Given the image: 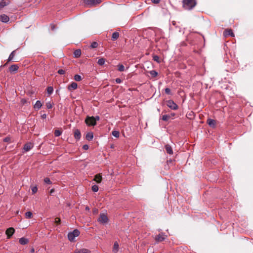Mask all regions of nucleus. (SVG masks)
<instances>
[{
  "instance_id": "50",
  "label": "nucleus",
  "mask_w": 253,
  "mask_h": 253,
  "mask_svg": "<svg viewBox=\"0 0 253 253\" xmlns=\"http://www.w3.org/2000/svg\"><path fill=\"white\" fill-rule=\"evenodd\" d=\"M41 117L42 119H45L46 117V115L45 114H43L41 115Z\"/></svg>"
},
{
  "instance_id": "12",
  "label": "nucleus",
  "mask_w": 253,
  "mask_h": 253,
  "mask_svg": "<svg viewBox=\"0 0 253 253\" xmlns=\"http://www.w3.org/2000/svg\"><path fill=\"white\" fill-rule=\"evenodd\" d=\"M9 3L8 0H1L0 1V11L5 6L8 5Z\"/></svg>"
},
{
  "instance_id": "44",
  "label": "nucleus",
  "mask_w": 253,
  "mask_h": 253,
  "mask_svg": "<svg viewBox=\"0 0 253 253\" xmlns=\"http://www.w3.org/2000/svg\"><path fill=\"white\" fill-rule=\"evenodd\" d=\"M165 90L166 93H167L168 94H170V93H171V90H170V89L169 88H165Z\"/></svg>"
},
{
  "instance_id": "3",
  "label": "nucleus",
  "mask_w": 253,
  "mask_h": 253,
  "mask_svg": "<svg viewBox=\"0 0 253 253\" xmlns=\"http://www.w3.org/2000/svg\"><path fill=\"white\" fill-rule=\"evenodd\" d=\"M85 122L88 126H94L96 124V122H95V120H94L93 116H87L85 120Z\"/></svg>"
},
{
  "instance_id": "33",
  "label": "nucleus",
  "mask_w": 253,
  "mask_h": 253,
  "mask_svg": "<svg viewBox=\"0 0 253 253\" xmlns=\"http://www.w3.org/2000/svg\"><path fill=\"white\" fill-rule=\"evenodd\" d=\"M118 70L120 72H123L125 71V67L123 64H119L118 65Z\"/></svg>"
},
{
  "instance_id": "49",
  "label": "nucleus",
  "mask_w": 253,
  "mask_h": 253,
  "mask_svg": "<svg viewBox=\"0 0 253 253\" xmlns=\"http://www.w3.org/2000/svg\"><path fill=\"white\" fill-rule=\"evenodd\" d=\"M94 119L95 120V122H96L97 121L99 120L100 117L98 116H96L95 117H94Z\"/></svg>"
},
{
  "instance_id": "32",
  "label": "nucleus",
  "mask_w": 253,
  "mask_h": 253,
  "mask_svg": "<svg viewBox=\"0 0 253 253\" xmlns=\"http://www.w3.org/2000/svg\"><path fill=\"white\" fill-rule=\"evenodd\" d=\"M82 79V77L79 75H75L74 76V80L77 82L81 81Z\"/></svg>"
},
{
  "instance_id": "22",
  "label": "nucleus",
  "mask_w": 253,
  "mask_h": 253,
  "mask_svg": "<svg viewBox=\"0 0 253 253\" xmlns=\"http://www.w3.org/2000/svg\"><path fill=\"white\" fill-rule=\"evenodd\" d=\"M42 106V102L39 100H37L36 101L35 104L34 105V107L35 109L39 110L41 108Z\"/></svg>"
},
{
  "instance_id": "1",
  "label": "nucleus",
  "mask_w": 253,
  "mask_h": 253,
  "mask_svg": "<svg viewBox=\"0 0 253 253\" xmlns=\"http://www.w3.org/2000/svg\"><path fill=\"white\" fill-rule=\"evenodd\" d=\"M183 7L187 10L192 9L196 5V0H183Z\"/></svg>"
},
{
  "instance_id": "39",
  "label": "nucleus",
  "mask_w": 253,
  "mask_h": 253,
  "mask_svg": "<svg viewBox=\"0 0 253 253\" xmlns=\"http://www.w3.org/2000/svg\"><path fill=\"white\" fill-rule=\"evenodd\" d=\"M153 60L158 63H160L159 57L158 55H154L153 57Z\"/></svg>"
},
{
  "instance_id": "16",
  "label": "nucleus",
  "mask_w": 253,
  "mask_h": 253,
  "mask_svg": "<svg viewBox=\"0 0 253 253\" xmlns=\"http://www.w3.org/2000/svg\"><path fill=\"white\" fill-rule=\"evenodd\" d=\"M165 149H166V152L168 154H169V155H172L173 154L172 149L169 145V144L166 145Z\"/></svg>"
},
{
  "instance_id": "48",
  "label": "nucleus",
  "mask_w": 253,
  "mask_h": 253,
  "mask_svg": "<svg viewBox=\"0 0 253 253\" xmlns=\"http://www.w3.org/2000/svg\"><path fill=\"white\" fill-rule=\"evenodd\" d=\"M55 222L56 223L59 224L60 222V219L59 218H56L55 219Z\"/></svg>"
},
{
  "instance_id": "29",
  "label": "nucleus",
  "mask_w": 253,
  "mask_h": 253,
  "mask_svg": "<svg viewBox=\"0 0 253 253\" xmlns=\"http://www.w3.org/2000/svg\"><path fill=\"white\" fill-rule=\"evenodd\" d=\"M170 118L169 115H164L162 116V120L164 121H167Z\"/></svg>"
},
{
  "instance_id": "54",
  "label": "nucleus",
  "mask_w": 253,
  "mask_h": 253,
  "mask_svg": "<svg viewBox=\"0 0 253 253\" xmlns=\"http://www.w3.org/2000/svg\"><path fill=\"white\" fill-rule=\"evenodd\" d=\"M86 210H88L89 209H88V207H86Z\"/></svg>"
},
{
  "instance_id": "30",
  "label": "nucleus",
  "mask_w": 253,
  "mask_h": 253,
  "mask_svg": "<svg viewBox=\"0 0 253 253\" xmlns=\"http://www.w3.org/2000/svg\"><path fill=\"white\" fill-rule=\"evenodd\" d=\"M33 214L31 211H27L25 213V217L26 218L30 219L32 217Z\"/></svg>"
},
{
  "instance_id": "37",
  "label": "nucleus",
  "mask_w": 253,
  "mask_h": 253,
  "mask_svg": "<svg viewBox=\"0 0 253 253\" xmlns=\"http://www.w3.org/2000/svg\"><path fill=\"white\" fill-rule=\"evenodd\" d=\"M91 189L93 192H96L98 191V187L96 185H94L92 186Z\"/></svg>"
},
{
  "instance_id": "23",
  "label": "nucleus",
  "mask_w": 253,
  "mask_h": 253,
  "mask_svg": "<svg viewBox=\"0 0 253 253\" xmlns=\"http://www.w3.org/2000/svg\"><path fill=\"white\" fill-rule=\"evenodd\" d=\"M75 253H90V251L86 249H82L80 250H76Z\"/></svg>"
},
{
  "instance_id": "47",
  "label": "nucleus",
  "mask_w": 253,
  "mask_h": 253,
  "mask_svg": "<svg viewBox=\"0 0 253 253\" xmlns=\"http://www.w3.org/2000/svg\"><path fill=\"white\" fill-rule=\"evenodd\" d=\"M83 148L84 150H86L88 149V146L87 145L85 144L83 146Z\"/></svg>"
},
{
  "instance_id": "7",
  "label": "nucleus",
  "mask_w": 253,
  "mask_h": 253,
  "mask_svg": "<svg viewBox=\"0 0 253 253\" xmlns=\"http://www.w3.org/2000/svg\"><path fill=\"white\" fill-rule=\"evenodd\" d=\"M33 144L31 142L26 143L23 147V149L25 152H28L30 151L33 147Z\"/></svg>"
},
{
  "instance_id": "21",
  "label": "nucleus",
  "mask_w": 253,
  "mask_h": 253,
  "mask_svg": "<svg viewBox=\"0 0 253 253\" xmlns=\"http://www.w3.org/2000/svg\"><path fill=\"white\" fill-rule=\"evenodd\" d=\"M18 68L19 67L17 65L13 64L10 67L9 70L11 72H15L18 70Z\"/></svg>"
},
{
  "instance_id": "18",
  "label": "nucleus",
  "mask_w": 253,
  "mask_h": 253,
  "mask_svg": "<svg viewBox=\"0 0 253 253\" xmlns=\"http://www.w3.org/2000/svg\"><path fill=\"white\" fill-rule=\"evenodd\" d=\"M119 248V245L117 242H115L114 244L113 248V252L114 253H117L118 252Z\"/></svg>"
},
{
  "instance_id": "26",
  "label": "nucleus",
  "mask_w": 253,
  "mask_h": 253,
  "mask_svg": "<svg viewBox=\"0 0 253 253\" xmlns=\"http://www.w3.org/2000/svg\"><path fill=\"white\" fill-rule=\"evenodd\" d=\"M15 50H13L9 55L8 58V62L12 61L15 56Z\"/></svg>"
},
{
  "instance_id": "42",
  "label": "nucleus",
  "mask_w": 253,
  "mask_h": 253,
  "mask_svg": "<svg viewBox=\"0 0 253 253\" xmlns=\"http://www.w3.org/2000/svg\"><path fill=\"white\" fill-rule=\"evenodd\" d=\"M38 191V188L36 186H34L32 188V191L33 194L36 193Z\"/></svg>"
},
{
  "instance_id": "52",
  "label": "nucleus",
  "mask_w": 253,
  "mask_h": 253,
  "mask_svg": "<svg viewBox=\"0 0 253 253\" xmlns=\"http://www.w3.org/2000/svg\"><path fill=\"white\" fill-rule=\"evenodd\" d=\"M174 115H175V114H174V113H172V114H170V117H172V116H174Z\"/></svg>"
},
{
  "instance_id": "36",
  "label": "nucleus",
  "mask_w": 253,
  "mask_h": 253,
  "mask_svg": "<svg viewBox=\"0 0 253 253\" xmlns=\"http://www.w3.org/2000/svg\"><path fill=\"white\" fill-rule=\"evenodd\" d=\"M150 74L153 77H155L158 75V73L155 70L151 71Z\"/></svg>"
},
{
  "instance_id": "46",
  "label": "nucleus",
  "mask_w": 253,
  "mask_h": 253,
  "mask_svg": "<svg viewBox=\"0 0 253 253\" xmlns=\"http://www.w3.org/2000/svg\"><path fill=\"white\" fill-rule=\"evenodd\" d=\"M152 2L155 4H158L160 2V0H151Z\"/></svg>"
},
{
  "instance_id": "4",
  "label": "nucleus",
  "mask_w": 253,
  "mask_h": 253,
  "mask_svg": "<svg viewBox=\"0 0 253 253\" xmlns=\"http://www.w3.org/2000/svg\"><path fill=\"white\" fill-rule=\"evenodd\" d=\"M167 105L171 109L175 110L178 109V106L177 105V104L171 100H169L168 101H167Z\"/></svg>"
},
{
  "instance_id": "25",
  "label": "nucleus",
  "mask_w": 253,
  "mask_h": 253,
  "mask_svg": "<svg viewBox=\"0 0 253 253\" xmlns=\"http://www.w3.org/2000/svg\"><path fill=\"white\" fill-rule=\"evenodd\" d=\"M119 37V33L117 32H115L113 33L112 39V40L114 41L117 40Z\"/></svg>"
},
{
  "instance_id": "6",
  "label": "nucleus",
  "mask_w": 253,
  "mask_h": 253,
  "mask_svg": "<svg viewBox=\"0 0 253 253\" xmlns=\"http://www.w3.org/2000/svg\"><path fill=\"white\" fill-rule=\"evenodd\" d=\"M101 2V0H84V2L88 5H95Z\"/></svg>"
},
{
  "instance_id": "10",
  "label": "nucleus",
  "mask_w": 253,
  "mask_h": 253,
  "mask_svg": "<svg viewBox=\"0 0 253 253\" xmlns=\"http://www.w3.org/2000/svg\"><path fill=\"white\" fill-rule=\"evenodd\" d=\"M9 20V18L5 14L0 15V21L2 22L6 23Z\"/></svg>"
},
{
  "instance_id": "34",
  "label": "nucleus",
  "mask_w": 253,
  "mask_h": 253,
  "mask_svg": "<svg viewBox=\"0 0 253 253\" xmlns=\"http://www.w3.org/2000/svg\"><path fill=\"white\" fill-rule=\"evenodd\" d=\"M62 134V131L59 129H56L54 131V135L55 136H59Z\"/></svg>"
},
{
  "instance_id": "28",
  "label": "nucleus",
  "mask_w": 253,
  "mask_h": 253,
  "mask_svg": "<svg viewBox=\"0 0 253 253\" xmlns=\"http://www.w3.org/2000/svg\"><path fill=\"white\" fill-rule=\"evenodd\" d=\"M112 134L114 137L118 138L120 136V132L119 131L114 130L112 132Z\"/></svg>"
},
{
  "instance_id": "53",
  "label": "nucleus",
  "mask_w": 253,
  "mask_h": 253,
  "mask_svg": "<svg viewBox=\"0 0 253 253\" xmlns=\"http://www.w3.org/2000/svg\"><path fill=\"white\" fill-rule=\"evenodd\" d=\"M34 252V249H33L32 250V251H31V252L33 253Z\"/></svg>"
},
{
  "instance_id": "14",
  "label": "nucleus",
  "mask_w": 253,
  "mask_h": 253,
  "mask_svg": "<svg viewBox=\"0 0 253 253\" xmlns=\"http://www.w3.org/2000/svg\"><path fill=\"white\" fill-rule=\"evenodd\" d=\"M78 87V84L75 82H72L70 84H69L68 86V89L69 90H71L72 89H76Z\"/></svg>"
},
{
  "instance_id": "9",
  "label": "nucleus",
  "mask_w": 253,
  "mask_h": 253,
  "mask_svg": "<svg viewBox=\"0 0 253 253\" xmlns=\"http://www.w3.org/2000/svg\"><path fill=\"white\" fill-rule=\"evenodd\" d=\"M166 236L164 233H162L157 235L155 238V240L158 242H162L166 239Z\"/></svg>"
},
{
  "instance_id": "19",
  "label": "nucleus",
  "mask_w": 253,
  "mask_h": 253,
  "mask_svg": "<svg viewBox=\"0 0 253 253\" xmlns=\"http://www.w3.org/2000/svg\"><path fill=\"white\" fill-rule=\"evenodd\" d=\"M19 242L20 244L24 245L27 244L29 242V240L26 238L22 237L19 239Z\"/></svg>"
},
{
  "instance_id": "20",
  "label": "nucleus",
  "mask_w": 253,
  "mask_h": 253,
  "mask_svg": "<svg viewBox=\"0 0 253 253\" xmlns=\"http://www.w3.org/2000/svg\"><path fill=\"white\" fill-rule=\"evenodd\" d=\"M93 138V133L92 132H87L85 136V138L88 141L91 140Z\"/></svg>"
},
{
  "instance_id": "45",
  "label": "nucleus",
  "mask_w": 253,
  "mask_h": 253,
  "mask_svg": "<svg viewBox=\"0 0 253 253\" xmlns=\"http://www.w3.org/2000/svg\"><path fill=\"white\" fill-rule=\"evenodd\" d=\"M115 81L117 84H120L122 82V80L120 78L116 79Z\"/></svg>"
},
{
  "instance_id": "27",
  "label": "nucleus",
  "mask_w": 253,
  "mask_h": 253,
  "mask_svg": "<svg viewBox=\"0 0 253 253\" xmlns=\"http://www.w3.org/2000/svg\"><path fill=\"white\" fill-rule=\"evenodd\" d=\"M105 60L104 58H101L98 59L97 63L98 65L102 66L104 64Z\"/></svg>"
},
{
  "instance_id": "51",
  "label": "nucleus",
  "mask_w": 253,
  "mask_h": 253,
  "mask_svg": "<svg viewBox=\"0 0 253 253\" xmlns=\"http://www.w3.org/2000/svg\"><path fill=\"white\" fill-rule=\"evenodd\" d=\"M54 189H52L50 190V193L51 194V193H52L53 192H54Z\"/></svg>"
},
{
  "instance_id": "31",
  "label": "nucleus",
  "mask_w": 253,
  "mask_h": 253,
  "mask_svg": "<svg viewBox=\"0 0 253 253\" xmlns=\"http://www.w3.org/2000/svg\"><path fill=\"white\" fill-rule=\"evenodd\" d=\"M47 93L50 95L52 93L53 91V88L52 86L47 87Z\"/></svg>"
},
{
  "instance_id": "24",
  "label": "nucleus",
  "mask_w": 253,
  "mask_h": 253,
  "mask_svg": "<svg viewBox=\"0 0 253 253\" xmlns=\"http://www.w3.org/2000/svg\"><path fill=\"white\" fill-rule=\"evenodd\" d=\"M81 55V50L80 49H76L74 52V56L75 58L79 57Z\"/></svg>"
},
{
  "instance_id": "17",
  "label": "nucleus",
  "mask_w": 253,
  "mask_h": 253,
  "mask_svg": "<svg viewBox=\"0 0 253 253\" xmlns=\"http://www.w3.org/2000/svg\"><path fill=\"white\" fill-rule=\"evenodd\" d=\"M93 180L97 183H99L102 180V176L100 174H97L95 175Z\"/></svg>"
},
{
  "instance_id": "35",
  "label": "nucleus",
  "mask_w": 253,
  "mask_h": 253,
  "mask_svg": "<svg viewBox=\"0 0 253 253\" xmlns=\"http://www.w3.org/2000/svg\"><path fill=\"white\" fill-rule=\"evenodd\" d=\"M98 43L96 42H92L90 45V47L92 48H96L98 46Z\"/></svg>"
},
{
  "instance_id": "43",
  "label": "nucleus",
  "mask_w": 253,
  "mask_h": 253,
  "mask_svg": "<svg viewBox=\"0 0 253 253\" xmlns=\"http://www.w3.org/2000/svg\"><path fill=\"white\" fill-rule=\"evenodd\" d=\"M57 72L59 74L63 75L65 74V71L63 69H59Z\"/></svg>"
},
{
  "instance_id": "40",
  "label": "nucleus",
  "mask_w": 253,
  "mask_h": 253,
  "mask_svg": "<svg viewBox=\"0 0 253 253\" xmlns=\"http://www.w3.org/2000/svg\"><path fill=\"white\" fill-rule=\"evenodd\" d=\"M46 106L47 109H51L52 107V105L50 102H48L46 103Z\"/></svg>"
},
{
  "instance_id": "2",
  "label": "nucleus",
  "mask_w": 253,
  "mask_h": 253,
  "mask_svg": "<svg viewBox=\"0 0 253 253\" xmlns=\"http://www.w3.org/2000/svg\"><path fill=\"white\" fill-rule=\"evenodd\" d=\"M80 233V231L78 229L74 230L73 232H70L68 234V240L71 242L74 241L75 238L79 236Z\"/></svg>"
},
{
  "instance_id": "15",
  "label": "nucleus",
  "mask_w": 253,
  "mask_h": 253,
  "mask_svg": "<svg viewBox=\"0 0 253 253\" xmlns=\"http://www.w3.org/2000/svg\"><path fill=\"white\" fill-rule=\"evenodd\" d=\"M207 123L210 126L214 127L215 126L216 122L214 120L209 119L207 120Z\"/></svg>"
},
{
  "instance_id": "41",
  "label": "nucleus",
  "mask_w": 253,
  "mask_h": 253,
  "mask_svg": "<svg viewBox=\"0 0 253 253\" xmlns=\"http://www.w3.org/2000/svg\"><path fill=\"white\" fill-rule=\"evenodd\" d=\"M11 138L10 137H6L3 139V141L5 142H10Z\"/></svg>"
},
{
  "instance_id": "11",
  "label": "nucleus",
  "mask_w": 253,
  "mask_h": 253,
  "mask_svg": "<svg viewBox=\"0 0 253 253\" xmlns=\"http://www.w3.org/2000/svg\"><path fill=\"white\" fill-rule=\"evenodd\" d=\"M223 35L225 37L231 36L234 37V34L231 29H226L224 31Z\"/></svg>"
},
{
  "instance_id": "5",
  "label": "nucleus",
  "mask_w": 253,
  "mask_h": 253,
  "mask_svg": "<svg viewBox=\"0 0 253 253\" xmlns=\"http://www.w3.org/2000/svg\"><path fill=\"white\" fill-rule=\"evenodd\" d=\"M108 220V217L106 214L104 213H101L98 219V221L101 223L105 224L107 222Z\"/></svg>"
},
{
  "instance_id": "8",
  "label": "nucleus",
  "mask_w": 253,
  "mask_h": 253,
  "mask_svg": "<svg viewBox=\"0 0 253 253\" xmlns=\"http://www.w3.org/2000/svg\"><path fill=\"white\" fill-rule=\"evenodd\" d=\"M14 229L13 227L8 228L6 231V234L8 238H10L14 233Z\"/></svg>"
},
{
  "instance_id": "13",
  "label": "nucleus",
  "mask_w": 253,
  "mask_h": 253,
  "mask_svg": "<svg viewBox=\"0 0 253 253\" xmlns=\"http://www.w3.org/2000/svg\"><path fill=\"white\" fill-rule=\"evenodd\" d=\"M81 137V133L80 131L77 129L74 131V137L77 140L80 139Z\"/></svg>"
},
{
  "instance_id": "38",
  "label": "nucleus",
  "mask_w": 253,
  "mask_h": 253,
  "mask_svg": "<svg viewBox=\"0 0 253 253\" xmlns=\"http://www.w3.org/2000/svg\"><path fill=\"white\" fill-rule=\"evenodd\" d=\"M44 182L47 184H51L52 182L50 181V179L48 177H46L44 179Z\"/></svg>"
}]
</instances>
